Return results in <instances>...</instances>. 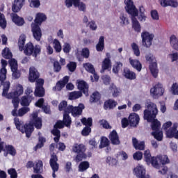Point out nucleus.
Wrapping results in <instances>:
<instances>
[{"label":"nucleus","instance_id":"obj_1","mask_svg":"<svg viewBox=\"0 0 178 178\" xmlns=\"http://www.w3.org/2000/svg\"><path fill=\"white\" fill-rule=\"evenodd\" d=\"M147 109L144 111V119L147 122H152V136L157 140V141H162L163 133L159 130L161 129V122L155 119L158 115V108L156 104L153 102H149L146 105Z\"/></svg>","mask_w":178,"mask_h":178},{"label":"nucleus","instance_id":"obj_2","mask_svg":"<svg viewBox=\"0 0 178 178\" xmlns=\"http://www.w3.org/2000/svg\"><path fill=\"white\" fill-rule=\"evenodd\" d=\"M14 123L16 129L22 133H25L28 138L31 136V133L34 131L33 126H35L36 129H41V127H42V120L41 118H38L37 113H33L31 114V120L29 124L24 125V122L17 118H14Z\"/></svg>","mask_w":178,"mask_h":178},{"label":"nucleus","instance_id":"obj_3","mask_svg":"<svg viewBox=\"0 0 178 178\" xmlns=\"http://www.w3.org/2000/svg\"><path fill=\"white\" fill-rule=\"evenodd\" d=\"M124 3L125 5L124 9L131 16L132 29L135 33H141V24L140 22L137 19V16H138V9L134 5V1L133 0H124Z\"/></svg>","mask_w":178,"mask_h":178},{"label":"nucleus","instance_id":"obj_4","mask_svg":"<svg viewBox=\"0 0 178 178\" xmlns=\"http://www.w3.org/2000/svg\"><path fill=\"white\" fill-rule=\"evenodd\" d=\"M10 88V82L6 81L3 84L2 95L3 97H6V98H7L8 99H13L12 103L13 104V106L17 108L19 106V97H20V95H23V92H24L23 86L17 84L14 89V92L8 94V91H9Z\"/></svg>","mask_w":178,"mask_h":178},{"label":"nucleus","instance_id":"obj_5","mask_svg":"<svg viewBox=\"0 0 178 178\" xmlns=\"http://www.w3.org/2000/svg\"><path fill=\"white\" fill-rule=\"evenodd\" d=\"M24 44H26V35L22 34L19 36L18 41V46L19 48V51H24V53L27 56H33V58H37L38 55L41 53V46L40 45H34L31 42H28L25 47Z\"/></svg>","mask_w":178,"mask_h":178},{"label":"nucleus","instance_id":"obj_6","mask_svg":"<svg viewBox=\"0 0 178 178\" xmlns=\"http://www.w3.org/2000/svg\"><path fill=\"white\" fill-rule=\"evenodd\" d=\"M70 124H72V118L69 115V113H65L63 114V122L58 121L54 125V129L51 131L52 134L56 136L54 138L55 143H58L59 138H60V131L58 129H63L65 126L70 127Z\"/></svg>","mask_w":178,"mask_h":178},{"label":"nucleus","instance_id":"obj_7","mask_svg":"<svg viewBox=\"0 0 178 178\" xmlns=\"http://www.w3.org/2000/svg\"><path fill=\"white\" fill-rule=\"evenodd\" d=\"M172 122L168 121L163 124V129L165 130L167 137L172 138L177 134L178 123L175 122L172 127Z\"/></svg>","mask_w":178,"mask_h":178},{"label":"nucleus","instance_id":"obj_8","mask_svg":"<svg viewBox=\"0 0 178 178\" xmlns=\"http://www.w3.org/2000/svg\"><path fill=\"white\" fill-rule=\"evenodd\" d=\"M140 37L143 47L145 48H149L151 45H152L155 35L149 31H143L140 34Z\"/></svg>","mask_w":178,"mask_h":178},{"label":"nucleus","instance_id":"obj_9","mask_svg":"<svg viewBox=\"0 0 178 178\" xmlns=\"http://www.w3.org/2000/svg\"><path fill=\"white\" fill-rule=\"evenodd\" d=\"M80 1L81 0H65L64 3L66 8H72V6H74V8H78L79 10L81 12H86L87 6Z\"/></svg>","mask_w":178,"mask_h":178},{"label":"nucleus","instance_id":"obj_10","mask_svg":"<svg viewBox=\"0 0 178 178\" xmlns=\"http://www.w3.org/2000/svg\"><path fill=\"white\" fill-rule=\"evenodd\" d=\"M165 93V88H163V85L161 83H158L155 84L150 89V95L153 98H159V97H162Z\"/></svg>","mask_w":178,"mask_h":178},{"label":"nucleus","instance_id":"obj_11","mask_svg":"<svg viewBox=\"0 0 178 178\" xmlns=\"http://www.w3.org/2000/svg\"><path fill=\"white\" fill-rule=\"evenodd\" d=\"M9 63L12 71V76L13 80H16L20 78L21 74L17 67V61L15 58H13L10 60Z\"/></svg>","mask_w":178,"mask_h":178},{"label":"nucleus","instance_id":"obj_12","mask_svg":"<svg viewBox=\"0 0 178 178\" xmlns=\"http://www.w3.org/2000/svg\"><path fill=\"white\" fill-rule=\"evenodd\" d=\"M81 123L84 124V126H86L83 130H82V135L83 136H88L90 133H91V127L92 126V118H82L81 120Z\"/></svg>","mask_w":178,"mask_h":178},{"label":"nucleus","instance_id":"obj_13","mask_svg":"<svg viewBox=\"0 0 178 178\" xmlns=\"http://www.w3.org/2000/svg\"><path fill=\"white\" fill-rule=\"evenodd\" d=\"M42 86H44V79H39L36 80V88L35 90V95L36 97H44L45 95V90Z\"/></svg>","mask_w":178,"mask_h":178},{"label":"nucleus","instance_id":"obj_14","mask_svg":"<svg viewBox=\"0 0 178 178\" xmlns=\"http://www.w3.org/2000/svg\"><path fill=\"white\" fill-rule=\"evenodd\" d=\"M49 163L53 170L52 177L55 178L56 177V175L55 174V172L59 170V163H58V156H56V155L55 154H52L51 156Z\"/></svg>","mask_w":178,"mask_h":178},{"label":"nucleus","instance_id":"obj_15","mask_svg":"<svg viewBox=\"0 0 178 178\" xmlns=\"http://www.w3.org/2000/svg\"><path fill=\"white\" fill-rule=\"evenodd\" d=\"M85 106L83 104H79L78 106H70L69 113H72L74 118H76V116H80L83 112V109H84Z\"/></svg>","mask_w":178,"mask_h":178},{"label":"nucleus","instance_id":"obj_16","mask_svg":"<svg viewBox=\"0 0 178 178\" xmlns=\"http://www.w3.org/2000/svg\"><path fill=\"white\" fill-rule=\"evenodd\" d=\"M31 30L35 40L36 41H40L41 37H42V33L40 26L36 24H31Z\"/></svg>","mask_w":178,"mask_h":178},{"label":"nucleus","instance_id":"obj_17","mask_svg":"<svg viewBox=\"0 0 178 178\" xmlns=\"http://www.w3.org/2000/svg\"><path fill=\"white\" fill-rule=\"evenodd\" d=\"M24 2L26 0H14L12 5V10L14 13H18L19 10H22V8L24 6Z\"/></svg>","mask_w":178,"mask_h":178},{"label":"nucleus","instance_id":"obj_18","mask_svg":"<svg viewBox=\"0 0 178 178\" xmlns=\"http://www.w3.org/2000/svg\"><path fill=\"white\" fill-rule=\"evenodd\" d=\"M40 77V73L37 70V69L34 67H31L29 68V80L31 83H34L37 79Z\"/></svg>","mask_w":178,"mask_h":178},{"label":"nucleus","instance_id":"obj_19","mask_svg":"<svg viewBox=\"0 0 178 178\" xmlns=\"http://www.w3.org/2000/svg\"><path fill=\"white\" fill-rule=\"evenodd\" d=\"M67 83H69V76H65L62 80L57 82L56 86L53 88V91H60Z\"/></svg>","mask_w":178,"mask_h":178},{"label":"nucleus","instance_id":"obj_20","mask_svg":"<svg viewBox=\"0 0 178 178\" xmlns=\"http://www.w3.org/2000/svg\"><path fill=\"white\" fill-rule=\"evenodd\" d=\"M145 168L141 164H138L134 169V175L138 178L144 177V176H145Z\"/></svg>","mask_w":178,"mask_h":178},{"label":"nucleus","instance_id":"obj_21","mask_svg":"<svg viewBox=\"0 0 178 178\" xmlns=\"http://www.w3.org/2000/svg\"><path fill=\"white\" fill-rule=\"evenodd\" d=\"M13 23L15 24L16 26L22 27L24 25V18L17 15L16 13H11L10 15Z\"/></svg>","mask_w":178,"mask_h":178},{"label":"nucleus","instance_id":"obj_22","mask_svg":"<svg viewBox=\"0 0 178 178\" xmlns=\"http://www.w3.org/2000/svg\"><path fill=\"white\" fill-rule=\"evenodd\" d=\"M107 58H104L102 64L101 73H104L105 70H108L112 67V62L109 58V54H106Z\"/></svg>","mask_w":178,"mask_h":178},{"label":"nucleus","instance_id":"obj_23","mask_svg":"<svg viewBox=\"0 0 178 178\" xmlns=\"http://www.w3.org/2000/svg\"><path fill=\"white\" fill-rule=\"evenodd\" d=\"M77 87L79 90L83 91L86 97H88V84L84 81H77Z\"/></svg>","mask_w":178,"mask_h":178},{"label":"nucleus","instance_id":"obj_24","mask_svg":"<svg viewBox=\"0 0 178 178\" xmlns=\"http://www.w3.org/2000/svg\"><path fill=\"white\" fill-rule=\"evenodd\" d=\"M110 93L113 98H118L122 94V90L120 88H118L115 84H111L109 87Z\"/></svg>","mask_w":178,"mask_h":178},{"label":"nucleus","instance_id":"obj_25","mask_svg":"<svg viewBox=\"0 0 178 178\" xmlns=\"http://www.w3.org/2000/svg\"><path fill=\"white\" fill-rule=\"evenodd\" d=\"M129 120L131 126L136 127L140 122V116L136 113H133L129 115Z\"/></svg>","mask_w":178,"mask_h":178},{"label":"nucleus","instance_id":"obj_26","mask_svg":"<svg viewBox=\"0 0 178 178\" xmlns=\"http://www.w3.org/2000/svg\"><path fill=\"white\" fill-rule=\"evenodd\" d=\"M129 62L131 66H132V67H134V69H136L138 72H141V70L143 69V65L141 64L140 60H138L137 59H133L131 58H129Z\"/></svg>","mask_w":178,"mask_h":178},{"label":"nucleus","instance_id":"obj_27","mask_svg":"<svg viewBox=\"0 0 178 178\" xmlns=\"http://www.w3.org/2000/svg\"><path fill=\"white\" fill-rule=\"evenodd\" d=\"M139 12L140 14H138V16H136V17H138L139 22H140L141 23H144L147 21V15H145V8H144V6H139Z\"/></svg>","mask_w":178,"mask_h":178},{"label":"nucleus","instance_id":"obj_28","mask_svg":"<svg viewBox=\"0 0 178 178\" xmlns=\"http://www.w3.org/2000/svg\"><path fill=\"white\" fill-rule=\"evenodd\" d=\"M109 139L111 140V144H113V145H119V144H120L119 136H118L116 131H113L110 133Z\"/></svg>","mask_w":178,"mask_h":178},{"label":"nucleus","instance_id":"obj_29","mask_svg":"<svg viewBox=\"0 0 178 178\" xmlns=\"http://www.w3.org/2000/svg\"><path fill=\"white\" fill-rule=\"evenodd\" d=\"M132 143L135 149L143 151L145 149V143L144 141L138 142L136 138H133Z\"/></svg>","mask_w":178,"mask_h":178},{"label":"nucleus","instance_id":"obj_30","mask_svg":"<svg viewBox=\"0 0 178 178\" xmlns=\"http://www.w3.org/2000/svg\"><path fill=\"white\" fill-rule=\"evenodd\" d=\"M3 151L6 152V154H4L5 156H8V154L11 155V156H15L17 154L16 149L12 145H5Z\"/></svg>","mask_w":178,"mask_h":178},{"label":"nucleus","instance_id":"obj_31","mask_svg":"<svg viewBox=\"0 0 178 178\" xmlns=\"http://www.w3.org/2000/svg\"><path fill=\"white\" fill-rule=\"evenodd\" d=\"M72 151L76 154H83L86 152V146L83 144L75 143L72 146Z\"/></svg>","mask_w":178,"mask_h":178},{"label":"nucleus","instance_id":"obj_32","mask_svg":"<svg viewBox=\"0 0 178 178\" xmlns=\"http://www.w3.org/2000/svg\"><path fill=\"white\" fill-rule=\"evenodd\" d=\"M123 76L125 79H128V80H136L137 75L134 73V72L129 70L126 68L124 70Z\"/></svg>","mask_w":178,"mask_h":178},{"label":"nucleus","instance_id":"obj_33","mask_svg":"<svg viewBox=\"0 0 178 178\" xmlns=\"http://www.w3.org/2000/svg\"><path fill=\"white\" fill-rule=\"evenodd\" d=\"M33 99V97L32 96H24L21 99L20 104L22 106H29Z\"/></svg>","mask_w":178,"mask_h":178},{"label":"nucleus","instance_id":"obj_34","mask_svg":"<svg viewBox=\"0 0 178 178\" xmlns=\"http://www.w3.org/2000/svg\"><path fill=\"white\" fill-rule=\"evenodd\" d=\"M45 20H47V16L45 14L39 13L36 14L35 24H41V23H42V22H45Z\"/></svg>","mask_w":178,"mask_h":178},{"label":"nucleus","instance_id":"obj_35","mask_svg":"<svg viewBox=\"0 0 178 178\" xmlns=\"http://www.w3.org/2000/svg\"><path fill=\"white\" fill-rule=\"evenodd\" d=\"M105 38L104 36H101L99 39V42L96 45V49L98 52H102L104 48L105 47Z\"/></svg>","mask_w":178,"mask_h":178},{"label":"nucleus","instance_id":"obj_36","mask_svg":"<svg viewBox=\"0 0 178 178\" xmlns=\"http://www.w3.org/2000/svg\"><path fill=\"white\" fill-rule=\"evenodd\" d=\"M170 44L175 51H178V39L175 35H172L170 38Z\"/></svg>","mask_w":178,"mask_h":178},{"label":"nucleus","instance_id":"obj_37","mask_svg":"<svg viewBox=\"0 0 178 178\" xmlns=\"http://www.w3.org/2000/svg\"><path fill=\"white\" fill-rule=\"evenodd\" d=\"M118 105V102L113 99H108L104 102V109H113Z\"/></svg>","mask_w":178,"mask_h":178},{"label":"nucleus","instance_id":"obj_38","mask_svg":"<svg viewBox=\"0 0 178 178\" xmlns=\"http://www.w3.org/2000/svg\"><path fill=\"white\" fill-rule=\"evenodd\" d=\"M119 19L121 26H128V24H130V20L129 17H127V15L120 14Z\"/></svg>","mask_w":178,"mask_h":178},{"label":"nucleus","instance_id":"obj_39","mask_svg":"<svg viewBox=\"0 0 178 178\" xmlns=\"http://www.w3.org/2000/svg\"><path fill=\"white\" fill-rule=\"evenodd\" d=\"M149 70L154 77H158L159 71L158 70V64L156 62L149 65Z\"/></svg>","mask_w":178,"mask_h":178},{"label":"nucleus","instance_id":"obj_40","mask_svg":"<svg viewBox=\"0 0 178 178\" xmlns=\"http://www.w3.org/2000/svg\"><path fill=\"white\" fill-rule=\"evenodd\" d=\"M70 108V106H67V102L66 101H63L60 103L58 106V109L59 111H64V113H69V108Z\"/></svg>","mask_w":178,"mask_h":178},{"label":"nucleus","instance_id":"obj_41","mask_svg":"<svg viewBox=\"0 0 178 178\" xmlns=\"http://www.w3.org/2000/svg\"><path fill=\"white\" fill-rule=\"evenodd\" d=\"M106 163H107V165L109 166H117L118 163H119V161L118 159L112 156H107L106 159Z\"/></svg>","mask_w":178,"mask_h":178},{"label":"nucleus","instance_id":"obj_42","mask_svg":"<svg viewBox=\"0 0 178 178\" xmlns=\"http://www.w3.org/2000/svg\"><path fill=\"white\" fill-rule=\"evenodd\" d=\"M34 173H41L42 172V161H38L33 166Z\"/></svg>","mask_w":178,"mask_h":178},{"label":"nucleus","instance_id":"obj_43","mask_svg":"<svg viewBox=\"0 0 178 178\" xmlns=\"http://www.w3.org/2000/svg\"><path fill=\"white\" fill-rule=\"evenodd\" d=\"M29 7L33 9H38L41 6V1L40 0H28Z\"/></svg>","mask_w":178,"mask_h":178},{"label":"nucleus","instance_id":"obj_44","mask_svg":"<svg viewBox=\"0 0 178 178\" xmlns=\"http://www.w3.org/2000/svg\"><path fill=\"white\" fill-rule=\"evenodd\" d=\"M160 160L159 156H156V157H152L150 163L153 166V168H155V169H159L161 168V164L159 163Z\"/></svg>","mask_w":178,"mask_h":178},{"label":"nucleus","instance_id":"obj_45","mask_svg":"<svg viewBox=\"0 0 178 178\" xmlns=\"http://www.w3.org/2000/svg\"><path fill=\"white\" fill-rule=\"evenodd\" d=\"M88 168H90V163L88 161H83L79 165L78 170L79 172H86Z\"/></svg>","mask_w":178,"mask_h":178},{"label":"nucleus","instance_id":"obj_46","mask_svg":"<svg viewBox=\"0 0 178 178\" xmlns=\"http://www.w3.org/2000/svg\"><path fill=\"white\" fill-rule=\"evenodd\" d=\"M145 58L146 59V61L148 62L149 65H152V63H156V59H155V56H154V54L151 53L146 54Z\"/></svg>","mask_w":178,"mask_h":178},{"label":"nucleus","instance_id":"obj_47","mask_svg":"<svg viewBox=\"0 0 178 178\" xmlns=\"http://www.w3.org/2000/svg\"><path fill=\"white\" fill-rule=\"evenodd\" d=\"M159 159L160 160V163L161 165H168V163H170V160H169V157L167 155H159Z\"/></svg>","mask_w":178,"mask_h":178},{"label":"nucleus","instance_id":"obj_48","mask_svg":"<svg viewBox=\"0 0 178 178\" xmlns=\"http://www.w3.org/2000/svg\"><path fill=\"white\" fill-rule=\"evenodd\" d=\"M83 67L86 72L89 73L94 74L95 73V69L94 68V65L90 63H86L83 64Z\"/></svg>","mask_w":178,"mask_h":178},{"label":"nucleus","instance_id":"obj_49","mask_svg":"<svg viewBox=\"0 0 178 178\" xmlns=\"http://www.w3.org/2000/svg\"><path fill=\"white\" fill-rule=\"evenodd\" d=\"M53 47L56 52H60L62 51V45H60V42L58 39H54L53 40Z\"/></svg>","mask_w":178,"mask_h":178},{"label":"nucleus","instance_id":"obj_50","mask_svg":"<svg viewBox=\"0 0 178 178\" xmlns=\"http://www.w3.org/2000/svg\"><path fill=\"white\" fill-rule=\"evenodd\" d=\"M145 161L147 165H151V161L152 159V156H151V152L149 150H145L144 153Z\"/></svg>","mask_w":178,"mask_h":178},{"label":"nucleus","instance_id":"obj_51","mask_svg":"<svg viewBox=\"0 0 178 178\" xmlns=\"http://www.w3.org/2000/svg\"><path fill=\"white\" fill-rule=\"evenodd\" d=\"M83 93H81V92H72L70 93L69 99H77L78 98L81 97Z\"/></svg>","mask_w":178,"mask_h":178},{"label":"nucleus","instance_id":"obj_52","mask_svg":"<svg viewBox=\"0 0 178 178\" xmlns=\"http://www.w3.org/2000/svg\"><path fill=\"white\" fill-rule=\"evenodd\" d=\"M101 99V95H99V92H94L90 98V102H98Z\"/></svg>","mask_w":178,"mask_h":178},{"label":"nucleus","instance_id":"obj_53","mask_svg":"<svg viewBox=\"0 0 178 178\" xmlns=\"http://www.w3.org/2000/svg\"><path fill=\"white\" fill-rule=\"evenodd\" d=\"M2 56L5 59H10L12 58V52H10L8 48H5L2 51Z\"/></svg>","mask_w":178,"mask_h":178},{"label":"nucleus","instance_id":"obj_54","mask_svg":"<svg viewBox=\"0 0 178 178\" xmlns=\"http://www.w3.org/2000/svg\"><path fill=\"white\" fill-rule=\"evenodd\" d=\"M6 18H5V15L0 13V27L1 29H6Z\"/></svg>","mask_w":178,"mask_h":178},{"label":"nucleus","instance_id":"obj_55","mask_svg":"<svg viewBox=\"0 0 178 178\" xmlns=\"http://www.w3.org/2000/svg\"><path fill=\"white\" fill-rule=\"evenodd\" d=\"M109 145V140L107 139L106 137H102L99 148H105V147H108Z\"/></svg>","mask_w":178,"mask_h":178},{"label":"nucleus","instance_id":"obj_56","mask_svg":"<svg viewBox=\"0 0 178 178\" xmlns=\"http://www.w3.org/2000/svg\"><path fill=\"white\" fill-rule=\"evenodd\" d=\"M30 112V108L29 107H22L18 110V116L22 117L24 116L26 113Z\"/></svg>","mask_w":178,"mask_h":178},{"label":"nucleus","instance_id":"obj_57","mask_svg":"<svg viewBox=\"0 0 178 178\" xmlns=\"http://www.w3.org/2000/svg\"><path fill=\"white\" fill-rule=\"evenodd\" d=\"M131 48L133 50V52L136 56H140V47H138V45L136 43L131 44Z\"/></svg>","mask_w":178,"mask_h":178},{"label":"nucleus","instance_id":"obj_58","mask_svg":"<svg viewBox=\"0 0 178 178\" xmlns=\"http://www.w3.org/2000/svg\"><path fill=\"white\" fill-rule=\"evenodd\" d=\"M8 73V70L6 68H1L0 70V81H5L6 80V74Z\"/></svg>","mask_w":178,"mask_h":178},{"label":"nucleus","instance_id":"obj_59","mask_svg":"<svg viewBox=\"0 0 178 178\" xmlns=\"http://www.w3.org/2000/svg\"><path fill=\"white\" fill-rule=\"evenodd\" d=\"M150 15L152 20L154 22H158V20H159V14L156 10H152L150 12Z\"/></svg>","mask_w":178,"mask_h":178},{"label":"nucleus","instance_id":"obj_60","mask_svg":"<svg viewBox=\"0 0 178 178\" xmlns=\"http://www.w3.org/2000/svg\"><path fill=\"white\" fill-rule=\"evenodd\" d=\"M122 66H123V64L122 63H120V62L116 63L113 67V73H115V74H118V73H119V70H120V67H122Z\"/></svg>","mask_w":178,"mask_h":178},{"label":"nucleus","instance_id":"obj_61","mask_svg":"<svg viewBox=\"0 0 178 178\" xmlns=\"http://www.w3.org/2000/svg\"><path fill=\"white\" fill-rule=\"evenodd\" d=\"M67 67L70 72H74L76 67H77V64L75 62H70L67 65Z\"/></svg>","mask_w":178,"mask_h":178},{"label":"nucleus","instance_id":"obj_62","mask_svg":"<svg viewBox=\"0 0 178 178\" xmlns=\"http://www.w3.org/2000/svg\"><path fill=\"white\" fill-rule=\"evenodd\" d=\"M171 92L173 95H178V84L175 83L171 86Z\"/></svg>","mask_w":178,"mask_h":178},{"label":"nucleus","instance_id":"obj_63","mask_svg":"<svg viewBox=\"0 0 178 178\" xmlns=\"http://www.w3.org/2000/svg\"><path fill=\"white\" fill-rule=\"evenodd\" d=\"M8 173L10 175V178H17V172H16L15 168L8 169Z\"/></svg>","mask_w":178,"mask_h":178},{"label":"nucleus","instance_id":"obj_64","mask_svg":"<svg viewBox=\"0 0 178 178\" xmlns=\"http://www.w3.org/2000/svg\"><path fill=\"white\" fill-rule=\"evenodd\" d=\"M133 158L135 161H141L143 159V152H136L133 154Z\"/></svg>","mask_w":178,"mask_h":178}]
</instances>
